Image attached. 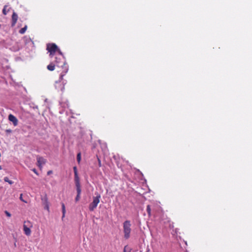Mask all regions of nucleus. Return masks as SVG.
Instances as JSON below:
<instances>
[{
	"label": "nucleus",
	"instance_id": "a878e982",
	"mask_svg": "<svg viewBox=\"0 0 252 252\" xmlns=\"http://www.w3.org/2000/svg\"><path fill=\"white\" fill-rule=\"evenodd\" d=\"M6 132H7V133H11L12 132V130L10 129H6Z\"/></svg>",
	"mask_w": 252,
	"mask_h": 252
},
{
	"label": "nucleus",
	"instance_id": "20e7f679",
	"mask_svg": "<svg viewBox=\"0 0 252 252\" xmlns=\"http://www.w3.org/2000/svg\"><path fill=\"white\" fill-rule=\"evenodd\" d=\"M46 49L50 53V56L52 57L58 50V47L55 43H49L47 45Z\"/></svg>",
	"mask_w": 252,
	"mask_h": 252
},
{
	"label": "nucleus",
	"instance_id": "f257e3e1",
	"mask_svg": "<svg viewBox=\"0 0 252 252\" xmlns=\"http://www.w3.org/2000/svg\"><path fill=\"white\" fill-rule=\"evenodd\" d=\"M59 54V56H56L55 58V62L56 63V66L58 67H62L63 68V71L61 73L59 78V82H56V88L60 90L61 91H63L64 90V84L65 83L63 81V77L68 71V67L66 63H65V60L63 56L61 51L58 48L57 51Z\"/></svg>",
	"mask_w": 252,
	"mask_h": 252
},
{
	"label": "nucleus",
	"instance_id": "f8f14e48",
	"mask_svg": "<svg viewBox=\"0 0 252 252\" xmlns=\"http://www.w3.org/2000/svg\"><path fill=\"white\" fill-rule=\"evenodd\" d=\"M55 65H56V64L51 63L47 66V69L50 71H53L55 69Z\"/></svg>",
	"mask_w": 252,
	"mask_h": 252
},
{
	"label": "nucleus",
	"instance_id": "bb28decb",
	"mask_svg": "<svg viewBox=\"0 0 252 252\" xmlns=\"http://www.w3.org/2000/svg\"><path fill=\"white\" fill-rule=\"evenodd\" d=\"M1 169V166L0 165V170Z\"/></svg>",
	"mask_w": 252,
	"mask_h": 252
},
{
	"label": "nucleus",
	"instance_id": "412c9836",
	"mask_svg": "<svg viewBox=\"0 0 252 252\" xmlns=\"http://www.w3.org/2000/svg\"><path fill=\"white\" fill-rule=\"evenodd\" d=\"M73 171L74 172V175L76 174H78L77 167L76 166L73 167Z\"/></svg>",
	"mask_w": 252,
	"mask_h": 252
},
{
	"label": "nucleus",
	"instance_id": "7ed1b4c3",
	"mask_svg": "<svg viewBox=\"0 0 252 252\" xmlns=\"http://www.w3.org/2000/svg\"><path fill=\"white\" fill-rule=\"evenodd\" d=\"M100 195L98 193L97 194L96 196L93 197V202L91 203L89 206V209L90 211H93L97 207L98 204L100 202Z\"/></svg>",
	"mask_w": 252,
	"mask_h": 252
},
{
	"label": "nucleus",
	"instance_id": "4be33fe9",
	"mask_svg": "<svg viewBox=\"0 0 252 252\" xmlns=\"http://www.w3.org/2000/svg\"><path fill=\"white\" fill-rule=\"evenodd\" d=\"M22 195H23V194H20V199L22 201H23V202H25V203H27V201H26L25 200H24L23 199Z\"/></svg>",
	"mask_w": 252,
	"mask_h": 252
},
{
	"label": "nucleus",
	"instance_id": "9d476101",
	"mask_svg": "<svg viewBox=\"0 0 252 252\" xmlns=\"http://www.w3.org/2000/svg\"><path fill=\"white\" fill-rule=\"evenodd\" d=\"M42 200L43 202L45 209L49 211V206L47 197L45 196L44 198L42 199Z\"/></svg>",
	"mask_w": 252,
	"mask_h": 252
},
{
	"label": "nucleus",
	"instance_id": "4468645a",
	"mask_svg": "<svg viewBox=\"0 0 252 252\" xmlns=\"http://www.w3.org/2000/svg\"><path fill=\"white\" fill-rule=\"evenodd\" d=\"M27 26H25L24 28H22L19 31V33L21 34H24L25 32L27 30Z\"/></svg>",
	"mask_w": 252,
	"mask_h": 252
},
{
	"label": "nucleus",
	"instance_id": "9b49d317",
	"mask_svg": "<svg viewBox=\"0 0 252 252\" xmlns=\"http://www.w3.org/2000/svg\"><path fill=\"white\" fill-rule=\"evenodd\" d=\"M77 195L75 197V200L76 202H78L80 199V195L81 193V188L76 189Z\"/></svg>",
	"mask_w": 252,
	"mask_h": 252
},
{
	"label": "nucleus",
	"instance_id": "dca6fc26",
	"mask_svg": "<svg viewBox=\"0 0 252 252\" xmlns=\"http://www.w3.org/2000/svg\"><path fill=\"white\" fill-rule=\"evenodd\" d=\"M4 181L8 183L10 185H12L13 183V182L9 180L7 177H5L4 178Z\"/></svg>",
	"mask_w": 252,
	"mask_h": 252
},
{
	"label": "nucleus",
	"instance_id": "2eb2a0df",
	"mask_svg": "<svg viewBox=\"0 0 252 252\" xmlns=\"http://www.w3.org/2000/svg\"><path fill=\"white\" fill-rule=\"evenodd\" d=\"M81 159V154L80 152H79L77 154V160L79 163L80 162Z\"/></svg>",
	"mask_w": 252,
	"mask_h": 252
},
{
	"label": "nucleus",
	"instance_id": "f3484780",
	"mask_svg": "<svg viewBox=\"0 0 252 252\" xmlns=\"http://www.w3.org/2000/svg\"><path fill=\"white\" fill-rule=\"evenodd\" d=\"M123 252H131V249L127 246H126L124 248Z\"/></svg>",
	"mask_w": 252,
	"mask_h": 252
},
{
	"label": "nucleus",
	"instance_id": "aec40b11",
	"mask_svg": "<svg viewBox=\"0 0 252 252\" xmlns=\"http://www.w3.org/2000/svg\"><path fill=\"white\" fill-rule=\"evenodd\" d=\"M6 6H5L2 10V13L3 14L6 15L7 14V12L6 11Z\"/></svg>",
	"mask_w": 252,
	"mask_h": 252
},
{
	"label": "nucleus",
	"instance_id": "423d86ee",
	"mask_svg": "<svg viewBox=\"0 0 252 252\" xmlns=\"http://www.w3.org/2000/svg\"><path fill=\"white\" fill-rule=\"evenodd\" d=\"M37 162L38 167L41 169L42 168V165L46 162V159L42 157L38 156H37Z\"/></svg>",
	"mask_w": 252,
	"mask_h": 252
},
{
	"label": "nucleus",
	"instance_id": "5701e85b",
	"mask_svg": "<svg viewBox=\"0 0 252 252\" xmlns=\"http://www.w3.org/2000/svg\"><path fill=\"white\" fill-rule=\"evenodd\" d=\"M97 159H98V165L99 167H101V161L98 157H97Z\"/></svg>",
	"mask_w": 252,
	"mask_h": 252
},
{
	"label": "nucleus",
	"instance_id": "6ab92c4d",
	"mask_svg": "<svg viewBox=\"0 0 252 252\" xmlns=\"http://www.w3.org/2000/svg\"><path fill=\"white\" fill-rule=\"evenodd\" d=\"M4 213H5V215H6L8 217H11V214H10L9 212H8L7 211H5L4 212Z\"/></svg>",
	"mask_w": 252,
	"mask_h": 252
},
{
	"label": "nucleus",
	"instance_id": "ddd939ff",
	"mask_svg": "<svg viewBox=\"0 0 252 252\" xmlns=\"http://www.w3.org/2000/svg\"><path fill=\"white\" fill-rule=\"evenodd\" d=\"M62 213H63L62 219H63L64 217L65 214V205L63 203H62Z\"/></svg>",
	"mask_w": 252,
	"mask_h": 252
},
{
	"label": "nucleus",
	"instance_id": "1a4fd4ad",
	"mask_svg": "<svg viewBox=\"0 0 252 252\" xmlns=\"http://www.w3.org/2000/svg\"><path fill=\"white\" fill-rule=\"evenodd\" d=\"M18 15L15 13L13 12L12 15V26H14L18 20Z\"/></svg>",
	"mask_w": 252,
	"mask_h": 252
},
{
	"label": "nucleus",
	"instance_id": "393cba45",
	"mask_svg": "<svg viewBox=\"0 0 252 252\" xmlns=\"http://www.w3.org/2000/svg\"><path fill=\"white\" fill-rule=\"evenodd\" d=\"M52 173V170H49L47 172V175H50Z\"/></svg>",
	"mask_w": 252,
	"mask_h": 252
},
{
	"label": "nucleus",
	"instance_id": "b1692460",
	"mask_svg": "<svg viewBox=\"0 0 252 252\" xmlns=\"http://www.w3.org/2000/svg\"><path fill=\"white\" fill-rule=\"evenodd\" d=\"M32 171H33L34 173H35L36 175H38V173H37V172L35 168H34V169H32Z\"/></svg>",
	"mask_w": 252,
	"mask_h": 252
},
{
	"label": "nucleus",
	"instance_id": "0eeeda50",
	"mask_svg": "<svg viewBox=\"0 0 252 252\" xmlns=\"http://www.w3.org/2000/svg\"><path fill=\"white\" fill-rule=\"evenodd\" d=\"M8 120L13 123V124L14 126H17L18 121L16 117H15L14 115L12 114H10L8 116Z\"/></svg>",
	"mask_w": 252,
	"mask_h": 252
},
{
	"label": "nucleus",
	"instance_id": "39448f33",
	"mask_svg": "<svg viewBox=\"0 0 252 252\" xmlns=\"http://www.w3.org/2000/svg\"><path fill=\"white\" fill-rule=\"evenodd\" d=\"M30 227H32L31 221L29 220L25 221L23 225V230L25 234L27 236H30L31 234V230Z\"/></svg>",
	"mask_w": 252,
	"mask_h": 252
},
{
	"label": "nucleus",
	"instance_id": "a211bd4d",
	"mask_svg": "<svg viewBox=\"0 0 252 252\" xmlns=\"http://www.w3.org/2000/svg\"><path fill=\"white\" fill-rule=\"evenodd\" d=\"M147 212L149 215H151V208L150 205L147 206Z\"/></svg>",
	"mask_w": 252,
	"mask_h": 252
},
{
	"label": "nucleus",
	"instance_id": "6e6552de",
	"mask_svg": "<svg viewBox=\"0 0 252 252\" xmlns=\"http://www.w3.org/2000/svg\"><path fill=\"white\" fill-rule=\"evenodd\" d=\"M74 181L76 189L81 188L80 183L79 177L78 176V174H76L74 175Z\"/></svg>",
	"mask_w": 252,
	"mask_h": 252
},
{
	"label": "nucleus",
	"instance_id": "f03ea898",
	"mask_svg": "<svg viewBox=\"0 0 252 252\" xmlns=\"http://www.w3.org/2000/svg\"><path fill=\"white\" fill-rule=\"evenodd\" d=\"M131 223L129 220H126L123 223V229L124 233V238L126 239H128L130 236L131 229Z\"/></svg>",
	"mask_w": 252,
	"mask_h": 252
}]
</instances>
